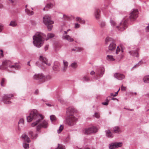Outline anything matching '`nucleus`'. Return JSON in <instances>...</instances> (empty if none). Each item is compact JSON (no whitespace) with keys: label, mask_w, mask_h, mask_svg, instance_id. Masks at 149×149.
Masks as SVG:
<instances>
[{"label":"nucleus","mask_w":149,"mask_h":149,"mask_svg":"<svg viewBox=\"0 0 149 149\" xmlns=\"http://www.w3.org/2000/svg\"><path fill=\"white\" fill-rule=\"evenodd\" d=\"M54 6V4L52 3H48L45 6V7L43 8V10L44 11L47 10V9L51 8L53 7Z\"/></svg>","instance_id":"23"},{"label":"nucleus","mask_w":149,"mask_h":149,"mask_svg":"<svg viewBox=\"0 0 149 149\" xmlns=\"http://www.w3.org/2000/svg\"><path fill=\"white\" fill-rule=\"evenodd\" d=\"M37 136L38 134H36L33 136L32 138V139H36L37 137Z\"/></svg>","instance_id":"56"},{"label":"nucleus","mask_w":149,"mask_h":149,"mask_svg":"<svg viewBox=\"0 0 149 149\" xmlns=\"http://www.w3.org/2000/svg\"><path fill=\"white\" fill-rule=\"evenodd\" d=\"M48 45H46V46H45V51H46L48 49Z\"/></svg>","instance_id":"58"},{"label":"nucleus","mask_w":149,"mask_h":149,"mask_svg":"<svg viewBox=\"0 0 149 149\" xmlns=\"http://www.w3.org/2000/svg\"><path fill=\"white\" fill-rule=\"evenodd\" d=\"M127 21L126 20L122 21L120 25L116 26V28L120 31H123L127 27Z\"/></svg>","instance_id":"8"},{"label":"nucleus","mask_w":149,"mask_h":149,"mask_svg":"<svg viewBox=\"0 0 149 149\" xmlns=\"http://www.w3.org/2000/svg\"><path fill=\"white\" fill-rule=\"evenodd\" d=\"M54 35L53 33H48L47 35V37L46 38V40H48L49 38H51L54 37Z\"/></svg>","instance_id":"29"},{"label":"nucleus","mask_w":149,"mask_h":149,"mask_svg":"<svg viewBox=\"0 0 149 149\" xmlns=\"http://www.w3.org/2000/svg\"><path fill=\"white\" fill-rule=\"evenodd\" d=\"M63 64H64V71H65V69L67 68V67L68 65V63L66 61H63Z\"/></svg>","instance_id":"36"},{"label":"nucleus","mask_w":149,"mask_h":149,"mask_svg":"<svg viewBox=\"0 0 149 149\" xmlns=\"http://www.w3.org/2000/svg\"><path fill=\"white\" fill-rule=\"evenodd\" d=\"M113 131L115 133H119L121 131L120 127L118 126H116L113 128Z\"/></svg>","instance_id":"22"},{"label":"nucleus","mask_w":149,"mask_h":149,"mask_svg":"<svg viewBox=\"0 0 149 149\" xmlns=\"http://www.w3.org/2000/svg\"><path fill=\"white\" fill-rule=\"evenodd\" d=\"M70 17L67 15H66L65 14H63V19L66 20V19H70Z\"/></svg>","instance_id":"43"},{"label":"nucleus","mask_w":149,"mask_h":149,"mask_svg":"<svg viewBox=\"0 0 149 149\" xmlns=\"http://www.w3.org/2000/svg\"><path fill=\"white\" fill-rule=\"evenodd\" d=\"M100 26L101 27H103L105 26V23L104 22H101L100 24Z\"/></svg>","instance_id":"46"},{"label":"nucleus","mask_w":149,"mask_h":149,"mask_svg":"<svg viewBox=\"0 0 149 149\" xmlns=\"http://www.w3.org/2000/svg\"><path fill=\"white\" fill-rule=\"evenodd\" d=\"M124 108L125 109H126V110H130V111L133 110V109H128V108H126L125 107H124Z\"/></svg>","instance_id":"63"},{"label":"nucleus","mask_w":149,"mask_h":149,"mask_svg":"<svg viewBox=\"0 0 149 149\" xmlns=\"http://www.w3.org/2000/svg\"><path fill=\"white\" fill-rule=\"evenodd\" d=\"M98 129L97 127L93 126L84 129L83 130V133L86 134H90L92 133L97 132Z\"/></svg>","instance_id":"6"},{"label":"nucleus","mask_w":149,"mask_h":149,"mask_svg":"<svg viewBox=\"0 0 149 149\" xmlns=\"http://www.w3.org/2000/svg\"><path fill=\"white\" fill-rule=\"evenodd\" d=\"M76 20L81 24H84L85 23V21L79 17H77L76 18Z\"/></svg>","instance_id":"26"},{"label":"nucleus","mask_w":149,"mask_h":149,"mask_svg":"<svg viewBox=\"0 0 149 149\" xmlns=\"http://www.w3.org/2000/svg\"><path fill=\"white\" fill-rule=\"evenodd\" d=\"M104 68L102 67H101L98 68L96 72V74L99 75L100 77H102L104 74Z\"/></svg>","instance_id":"12"},{"label":"nucleus","mask_w":149,"mask_h":149,"mask_svg":"<svg viewBox=\"0 0 149 149\" xmlns=\"http://www.w3.org/2000/svg\"><path fill=\"white\" fill-rule=\"evenodd\" d=\"M93 116L94 117H95L97 118H98L100 116L99 113L97 112H95Z\"/></svg>","instance_id":"41"},{"label":"nucleus","mask_w":149,"mask_h":149,"mask_svg":"<svg viewBox=\"0 0 149 149\" xmlns=\"http://www.w3.org/2000/svg\"><path fill=\"white\" fill-rule=\"evenodd\" d=\"M100 10L99 9H96L94 12V15L95 18L99 19L100 17Z\"/></svg>","instance_id":"16"},{"label":"nucleus","mask_w":149,"mask_h":149,"mask_svg":"<svg viewBox=\"0 0 149 149\" xmlns=\"http://www.w3.org/2000/svg\"><path fill=\"white\" fill-rule=\"evenodd\" d=\"M17 25V23L16 21L13 20L11 21L9 25L13 27L16 26Z\"/></svg>","instance_id":"30"},{"label":"nucleus","mask_w":149,"mask_h":149,"mask_svg":"<svg viewBox=\"0 0 149 149\" xmlns=\"http://www.w3.org/2000/svg\"><path fill=\"white\" fill-rule=\"evenodd\" d=\"M13 96L12 94H6L4 95L2 100L4 103L5 104H9L11 103L10 100Z\"/></svg>","instance_id":"7"},{"label":"nucleus","mask_w":149,"mask_h":149,"mask_svg":"<svg viewBox=\"0 0 149 149\" xmlns=\"http://www.w3.org/2000/svg\"><path fill=\"white\" fill-rule=\"evenodd\" d=\"M63 125H61L59 127V129L58 130L57 132L58 133H60L63 130Z\"/></svg>","instance_id":"37"},{"label":"nucleus","mask_w":149,"mask_h":149,"mask_svg":"<svg viewBox=\"0 0 149 149\" xmlns=\"http://www.w3.org/2000/svg\"><path fill=\"white\" fill-rule=\"evenodd\" d=\"M33 79H41L44 80V79L45 78V76L43 74H35L33 77Z\"/></svg>","instance_id":"14"},{"label":"nucleus","mask_w":149,"mask_h":149,"mask_svg":"<svg viewBox=\"0 0 149 149\" xmlns=\"http://www.w3.org/2000/svg\"><path fill=\"white\" fill-rule=\"evenodd\" d=\"M143 80L145 83H149V75L145 76L143 78Z\"/></svg>","instance_id":"28"},{"label":"nucleus","mask_w":149,"mask_h":149,"mask_svg":"<svg viewBox=\"0 0 149 149\" xmlns=\"http://www.w3.org/2000/svg\"><path fill=\"white\" fill-rule=\"evenodd\" d=\"M110 22L111 24V25L113 26H114L116 25V22L113 20H111L110 21Z\"/></svg>","instance_id":"47"},{"label":"nucleus","mask_w":149,"mask_h":149,"mask_svg":"<svg viewBox=\"0 0 149 149\" xmlns=\"http://www.w3.org/2000/svg\"><path fill=\"white\" fill-rule=\"evenodd\" d=\"M116 47V45L114 42H112L109 46V49L110 51L114 50Z\"/></svg>","instance_id":"18"},{"label":"nucleus","mask_w":149,"mask_h":149,"mask_svg":"<svg viewBox=\"0 0 149 149\" xmlns=\"http://www.w3.org/2000/svg\"><path fill=\"white\" fill-rule=\"evenodd\" d=\"M46 104L47 105L48 107H51L52 106L49 103H46Z\"/></svg>","instance_id":"64"},{"label":"nucleus","mask_w":149,"mask_h":149,"mask_svg":"<svg viewBox=\"0 0 149 149\" xmlns=\"http://www.w3.org/2000/svg\"><path fill=\"white\" fill-rule=\"evenodd\" d=\"M21 138L24 139L25 141L28 143H29L31 141L30 139L28 136L25 134H23L21 136Z\"/></svg>","instance_id":"24"},{"label":"nucleus","mask_w":149,"mask_h":149,"mask_svg":"<svg viewBox=\"0 0 149 149\" xmlns=\"http://www.w3.org/2000/svg\"><path fill=\"white\" fill-rule=\"evenodd\" d=\"M109 148L110 149H113L116 148V146L115 143H112L109 145Z\"/></svg>","instance_id":"32"},{"label":"nucleus","mask_w":149,"mask_h":149,"mask_svg":"<svg viewBox=\"0 0 149 149\" xmlns=\"http://www.w3.org/2000/svg\"><path fill=\"white\" fill-rule=\"evenodd\" d=\"M23 146L25 149H27L29 148V143H25V142H24L23 143Z\"/></svg>","instance_id":"33"},{"label":"nucleus","mask_w":149,"mask_h":149,"mask_svg":"<svg viewBox=\"0 0 149 149\" xmlns=\"http://www.w3.org/2000/svg\"><path fill=\"white\" fill-rule=\"evenodd\" d=\"M21 68V66L17 63L13 64L10 61L8 60L4 61L2 64L0 66L1 70L7 69L9 71H13L14 70H19Z\"/></svg>","instance_id":"2"},{"label":"nucleus","mask_w":149,"mask_h":149,"mask_svg":"<svg viewBox=\"0 0 149 149\" xmlns=\"http://www.w3.org/2000/svg\"><path fill=\"white\" fill-rule=\"evenodd\" d=\"M50 119L51 121H55L56 120V118L54 115H52L50 116Z\"/></svg>","instance_id":"35"},{"label":"nucleus","mask_w":149,"mask_h":149,"mask_svg":"<svg viewBox=\"0 0 149 149\" xmlns=\"http://www.w3.org/2000/svg\"><path fill=\"white\" fill-rule=\"evenodd\" d=\"M116 146V148H117L122 146V143L121 142H119L118 143H115Z\"/></svg>","instance_id":"38"},{"label":"nucleus","mask_w":149,"mask_h":149,"mask_svg":"<svg viewBox=\"0 0 149 149\" xmlns=\"http://www.w3.org/2000/svg\"><path fill=\"white\" fill-rule=\"evenodd\" d=\"M58 149H65L63 146L61 144H58Z\"/></svg>","instance_id":"45"},{"label":"nucleus","mask_w":149,"mask_h":149,"mask_svg":"<svg viewBox=\"0 0 149 149\" xmlns=\"http://www.w3.org/2000/svg\"><path fill=\"white\" fill-rule=\"evenodd\" d=\"M121 90L122 91H125L126 90V87L124 86L123 85H122L121 87Z\"/></svg>","instance_id":"50"},{"label":"nucleus","mask_w":149,"mask_h":149,"mask_svg":"<svg viewBox=\"0 0 149 149\" xmlns=\"http://www.w3.org/2000/svg\"><path fill=\"white\" fill-rule=\"evenodd\" d=\"M139 49L136 47L133 49V50H130L129 51V53L130 55L133 57H138L139 56L138 51Z\"/></svg>","instance_id":"11"},{"label":"nucleus","mask_w":149,"mask_h":149,"mask_svg":"<svg viewBox=\"0 0 149 149\" xmlns=\"http://www.w3.org/2000/svg\"><path fill=\"white\" fill-rule=\"evenodd\" d=\"M120 89L119 88L118 90V91H117L115 93V94H114L113 95V96H116L118 94V91L120 90Z\"/></svg>","instance_id":"57"},{"label":"nucleus","mask_w":149,"mask_h":149,"mask_svg":"<svg viewBox=\"0 0 149 149\" xmlns=\"http://www.w3.org/2000/svg\"><path fill=\"white\" fill-rule=\"evenodd\" d=\"M25 11L26 13L29 16L33 15L34 13L33 11L30 10L28 8H26Z\"/></svg>","instance_id":"27"},{"label":"nucleus","mask_w":149,"mask_h":149,"mask_svg":"<svg viewBox=\"0 0 149 149\" xmlns=\"http://www.w3.org/2000/svg\"><path fill=\"white\" fill-rule=\"evenodd\" d=\"M62 38L63 39L67 40L70 42H73L74 41V39L69 35H63L62 36Z\"/></svg>","instance_id":"20"},{"label":"nucleus","mask_w":149,"mask_h":149,"mask_svg":"<svg viewBox=\"0 0 149 149\" xmlns=\"http://www.w3.org/2000/svg\"><path fill=\"white\" fill-rule=\"evenodd\" d=\"M43 20L44 24L47 26L48 30L49 31L51 30L54 22L51 20L50 16L48 15H45L43 17Z\"/></svg>","instance_id":"5"},{"label":"nucleus","mask_w":149,"mask_h":149,"mask_svg":"<svg viewBox=\"0 0 149 149\" xmlns=\"http://www.w3.org/2000/svg\"><path fill=\"white\" fill-rule=\"evenodd\" d=\"M39 93V91L38 90H36L35 91V93L36 94H38Z\"/></svg>","instance_id":"60"},{"label":"nucleus","mask_w":149,"mask_h":149,"mask_svg":"<svg viewBox=\"0 0 149 149\" xmlns=\"http://www.w3.org/2000/svg\"><path fill=\"white\" fill-rule=\"evenodd\" d=\"M60 65L59 62H55L54 63V65L53 67V69L54 71H58L60 69Z\"/></svg>","instance_id":"17"},{"label":"nucleus","mask_w":149,"mask_h":149,"mask_svg":"<svg viewBox=\"0 0 149 149\" xmlns=\"http://www.w3.org/2000/svg\"><path fill=\"white\" fill-rule=\"evenodd\" d=\"M3 29V25L0 23V32H1Z\"/></svg>","instance_id":"53"},{"label":"nucleus","mask_w":149,"mask_h":149,"mask_svg":"<svg viewBox=\"0 0 149 149\" xmlns=\"http://www.w3.org/2000/svg\"><path fill=\"white\" fill-rule=\"evenodd\" d=\"M138 11L137 9H133L132 10L130 14V17L131 19H134L138 17Z\"/></svg>","instance_id":"9"},{"label":"nucleus","mask_w":149,"mask_h":149,"mask_svg":"<svg viewBox=\"0 0 149 149\" xmlns=\"http://www.w3.org/2000/svg\"><path fill=\"white\" fill-rule=\"evenodd\" d=\"M120 52V49L118 47V46L116 51V54H118V52Z\"/></svg>","instance_id":"54"},{"label":"nucleus","mask_w":149,"mask_h":149,"mask_svg":"<svg viewBox=\"0 0 149 149\" xmlns=\"http://www.w3.org/2000/svg\"><path fill=\"white\" fill-rule=\"evenodd\" d=\"M4 56L3 52L2 50H0V58L3 57Z\"/></svg>","instance_id":"49"},{"label":"nucleus","mask_w":149,"mask_h":149,"mask_svg":"<svg viewBox=\"0 0 149 149\" xmlns=\"http://www.w3.org/2000/svg\"><path fill=\"white\" fill-rule=\"evenodd\" d=\"M24 120L23 118L20 119L18 123V129L19 131L21 130L20 127H22L24 125Z\"/></svg>","instance_id":"19"},{"label":"nucleus","mask_w":149,"mask_h":149,"mask_svg":"<svg viewBox=\"0 0 149 149\" xmlns=\"http://www.w3.org/2000/svg\"><path fill=\"white\" fill-rule=\"evenodd\" d=\"M39 62L38 61H37L36 63V65L38 66L39 67H40V65H38Z\"/></svg>","instance_id":"61"},{"label":"nucleus","mask_w":149,"mask_h":149,"mask_svg":"<svg viewBox=\"0 0 149 149\" xmlns=\"http://www.w3.org/2000/svg\"><path fill=\"white\" fill-rule=\"evenodd\" d=\"M70 66L73 68H75L77 67V64L76 62H74L72 63Z\"/></svg>","instance_id":"39"},{"label":"nucleus","mask_w":149,"mask_h":149,"mask_svg":"<svg viewBox=\"0 0 149 149\" xmlns=\"http://www.w3.org/2000/svg\"><path fill=\"white\" fill-rule=\"evenodd\" d=\"M77 51V52H80L82 50L83 48L81 47H78L76 48Z\"/></svg>","instance_id":"51"},{"label":"nucleus","mask_w":149,"mask_h":149,"mask_svg":"<svg viewBox=\"0 0 149 149\" xmlns=\"http://www.w3.org/2000/svg\"><path fill=\"white\" fill-rule=\"evenodd\" d=\"M106 135L107 137L109 138H112L113 137V135L112 133L109 130H107L105 131Z\"/></svg>","instance_id":"21"},{"label":"nucleus","mask_w":149,"mask_h":149,"mask_svg":"<svg viewBox=\"0 0 149 149\" xmlns=\"http://www.w3.org/2000/svg\"><path fill=\"white\" fill-rule=\"evenodd\" d=\"M107 59L109 61H113L114 59L112 56L108 55L107 56Z\"/></svg>","instance_id":"31"},{"label":"nucleus","mask_w":149,"mask_h":149,"mask_svg":"<svg viewBox=\"0 0 149 149\" xmlns=\"http://www.w3.org/2000/svg\"><path fill=\"white\" fill-rule=\"evenodd\" d=\"M9 1L11 4H13L14 3V1L13 0H9Z\"/></svg>","instance_id":"59"},{"label":"nucleus","mask_w":149,"mask_h":149,"mask_svg":"<svg viewBox=\"0 0 149 149\" xmlns=\"http://www.w3.org/2000/svg\"><path fill=\"white\" fill-rule=\"evenodd\" d=\"M143 63V62L141 61H139V62L137 64H136V65H134V66L133 67V68H135L137 66H139L140 65H141Z\"/></svg>","instance_id":"44"},{"label":"nucleus","mask_w":149,"mask_h":149,"mask_svg":"<svg viewBox=\"0 0 149 149\" xmlns=\"http://www.w3.org/2000/svg\"><path fill=\"white\" fill-rule=\"evenodd\" d=\"M95 73V72L94 71H92L90 72V74L91 75Z\"/></svg>","instance_id":"62"},{"label":"nucleus","mask_w":149,"mask_h":149,"mask_svg":"<svg viewBox=\"0 0 149 149\" xmlns=\"http://www.w3.org/2000/svg\"><path fill=\"white\" fill-rule=\"evenodd\" d=\"M80 26V25L78 24V23H76L74 24V27L75 29H77L79 28Z\"/></svg>","instance_id":"48"},{"label":"nucleus","mask_w":149,"mask_h":149,"mask_svg":"<svg viewBox=\"0 0 149 149\" xmlns=\"http://www.w3.org/2000/svg\"><path fill=\"white\" fill-rule=\"evenodd\" d=\"M51 77L49 75H47L45 76V78L44 79V80L45 81H47L48 80H50L51 79Z\"/></svg>","instance_id":"40"},{"label":"nucleus","mask_w":149,"mask_h":149,"mask_svg":"<svg viewBox=\"0 0 149 149\" xmlns=\"http://www.w3.org/2000/svg\"><path fill=\"white\" fill-rule=\"evenodd\" d=\"M48 125L47 122L45 120H44L40 124L37 126V130L39 131L41 128H47Z\"/></svg>","instance_id":"10"},{"label":"nucleus","mask_w":149,"mask_h":149,"mask_svg":"<svg viewBox=\"0 0 149 149\" xmlns=\"http://www.w3.org/2000/svg\"><path fill=\"white\" fill-rule=\"evenodd\" d=\"M6 79L4 78H2L1 83L0 84L1 86H5V83L6 82Z\"/></svg>","instance_id":"34"},{"label":"nucleus","mask_w":149,"mask_h":149,"mask_svg":"<svg viewBox=\"0 0 149 149\" xmlns=\"http://www.w3.org/2000/svg\"><path fill=\"white\" fill-rule=\"evenodd\" d=\"M107 102H103L102 103V104L105 105H107L108 104V102H109V101L107 100Z\"/></svg>","instance_id":"52"},{"label":"nucleus","mask_w":149,"mask_h":149,"mask_svg":"<svg viewBox=\"0 0 149 149\" xmlns=\"http://www.w3.org/2000/svg\"><path fill=\"white\" fill-rule=\"evenodd\" d=\"M73 111V108L71 107H69L67 110L66 112L68 118L66 120V123L69 125H74L77 120V118L72 113Z\"/></svg>","instance_id":"4"},{"label":"nucleus","mask_w":149,"mask_h":149,"mask_svg":"<svg viewBox=\"0 0 149 149\" xmlns=\"http://www.w3.org/2000/svg\"><path fill=\"white\" fill-rule=\"evenodd\" d=\"M40 60L42 62L43 65H44L45 64H46L48 66H50L51 65V64L48 62L46 58L43 56H40Z\"/></svg>","instance_id":"13"},{"label":"nucleus","mask_w":149,"mask_h":149,"mask_svg":"<svg viewBox=\"0 0 149 149\" xmlns=\"http://www.w3.org/2000/svg\"><path fill=\"white\" fill-rule=\"evenodd\" d=\"M112 41V39L111 38L107 37L105 40V43L106 45H107L109 44H110Z\"/></svg>","instance_id":"25"},{"label":"nucleus","mask_w":149,"mask_h":149,"mask_svg":"<svg viewBox=\"0 0 149 149\" xmlns=\"http://www.w3.org/2000/svg\"><path fill=\"white\" fill-rule=\"evenodd\" d=\"M29 112V115L26 117L27 121L30 122L33 120H36L35 122L32 123L31 125L32 127L37 125L44 118V116L42 114H38L36 109L31 110Z\"/></svg>","instance_id":"1"},{"label":"nucleus","mask_w":149,"mask_h":149,"mask_svg":"<svg viewBox=\"0 0 149 149\" xmlns=\"http://www.w3.org/2000/svg\"><path fill=\"white\" fill-rule=\"evenodd\" d=\"M83 81H88L89 80V79L86 76H84L83 78Z\"/></svg>","instance_id":"42"},{"label":"nucleus","mask_w":149,"mask_h":149,"mask_svg":"<svg viewBox=\"0 0 149 149\" xmlns=\"http://www.w3.org/2000/svg\"><path fill=\"white\" fill-rule=\"evenodd\" d=\"M45 35L40 32H37L33 36L34 45L38 47H40L43 44Z\"/></svg>","instance_id":"3"},{"label":"nucleus","mask_w":149,"mask_h":149,"mask_svg":"<svg viewBox=\"0 0 149 149\" xmlns=\"http://www.w3.org/2000/svg\"><path fill=\"white\" fill-rule=\"evenodd\" d=\"M29 134L31 135L32 138L33 137V132L32 131H30L29 132Z\"/></svg>","instance_id":"55"},{"label":"nucleus","mask_w":149,"mask_h":149,"mask_svg":"<svg viewBox=\"0 0 149 149\" xmlns=\"http://www.w3.org/2000/svg\"><path fill=\"white\" fill-rule=\"evenodd\" d=\"M114 77L119 80H121L124 79L125 77L124 74L119 73H115L114 74Z\"/></svg>","instance_id":"15"}]
</instances>
